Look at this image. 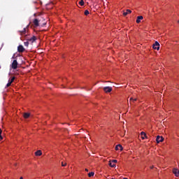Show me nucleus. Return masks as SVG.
Masks as SVG:
<instances>
[{
	"instance_id": "f257e3e1",
	"label": "nucleus",
	"mask_w": 179,
	"mask_h": 179,
	"mask_svg": "<svg viewBox=\"0 0 179 179\" xmlns=\"http://www.w3.org/2000/svg\"><path fill=\"white\" fill-rule=\"evenodd\" d=\"M19 64L17 63V60L14 59L11 64V68L12 69H17V65Z\"/></svg>"
},
{
	"instance_id": "f03ea898",
	"label": "nucleus",
	"mask_w": 179,
	"mask_h": 179,
	"mask_svg": "<svg viewBox=\"0 0 179 179\" xmlns=\"http://www.w3.org/2000/svg\"><path fill=\"white\" fill-rule=\"evenodd\" d=\"M152 48H154V50H157V51H159V50H160V44L159 43V42L156 41L153 44Z\"/></svg>"
},
{
	"instance_id": "7ed1b4c3",
	"label": "nucleus",
	"mask_w": 179,
	"mask_h": 179,
	"mask_svg": "<svg viewBox=\"0 0 179 179\" xmlns=\"http://www.w3.org/2000/svg\"><path fill=\"white\" fill-rule=\"evenodd\" d=\"M103 92H105V93H110V92H113V87H103Z\"/></svg>"
},
{
	"instance_id": "20e7f679",
	"label": "nucleus",
	"mask_w": 179,
	"mask_h": 179,
	"mask_svg": "<svg viewBox=\"0 0 179 179\" xmlns=\"http://www.w3.org/2000/svg\"><path fill=\"white\" fill-rule=\"evenodd\" d=\"M34 27H38V26H40V20H38V19L35 18L33 21Z\"/></svg>"
},
{
	"instance_id": "39448f33",
	"label": "nucleus",
	"mask_w": 179,
	"mask_h": 179,
	"mask_svg": "<svg viewBox=\"0 0 179 179\" xmlns=\"http://www.w3.org/2000/svg\"><path fill=\"white\" fill-rule=\"evenodd\" d=\"M15 78L13 77L11 79L8 80V83L6 85V87H9V86H10V85H12V83H13V82L15 81Z\"/></svg>"
},
{
	"instance_id": "423d86ee",
	"label": "nucleus",
	"mask_w": 179,
	"mask_h": 179,
	"mask_svg": "<svg viewBox=\"0 0 179 179\" xmlns=\"http://www.w3.org/2000/svg\"><path fill=\"white\" fill-rule=\"evenodd\" d=\"M27 40L31 43H34V41L37 40V38L35 36H33L31 38H27Z\"/></svg>"
},
{
	"instance_id": "0eeeda50",
	"label": "nucleus",
	"mask_w": 179,
	"mask_h": 179,
	"mask_svg": "<svg viewBox=\"0 0 179 179\" xmlns=\"http://www.w3.org/2000/svg\"><path fill=\"white\" fill-rule=\"evenodd\" d=\"M17 51H18V52H24V48L23 47V45H20L17 47Z\"/></svg>"
},
{
	"instance_id": "6e6552de",
	"label": "nucleus",
	"mask_w": 179,
	"mask_h": 179,
	"mask_svg": "<svg viewBox=\"0 0 179 179\" xmlns=\"http://www.w3.org/2000/svg\"><path fill=\"white\" fill-rule=\"evenodd\" d=\"M164 138L162 136H157L156 138L157 143H160V142H163Z\"/></svg>"
},
{
	"instance_id": "1a4fd4ad",
	"label": "nucleus",
	"mask_w": 179,
	"mask_h": 179,
	"mask_svg": "<svg viewBox=\"0 0 179 179\" xmlns=\"http://www.w3.org/2000/svg\"><path fill=\"white\" fill-rule=\"evenodd\" d=\"M173 173L176 176V177H178V176H179V170L178 169H177L176 168L173 169Z\"/></svg>"
},
{
	"instance_id": "9d476101",
	"label": "nucleus",
	"mask_w": 179,
	"mask_h": 179,
	"mask_svg": "<svg viewBox=\"0 0 179 179\" xmlns=\"http://www.w3.org/2000/svg\"><path fill=\"white\" fill-rule=\"evenodd\" d=\"M141 139H146L148 138V136H146V133H145V131H142L141 133Z\"/></svg>"
},
{
	"instance_id": "9b49d317",
	"label": "nucleus",
	"mask_w": 179,
	"mask_h": 179,
	"mask_svg": "<svg viewBox=\"0 0 179 179\" xmlns=\"http://www.w3.org/2000/svg\"><path fill=\"white\" fill-rule=\"evenodd\" d=\"M115 150H122V145H121L120 144H118L115 146Z\"/></svg>"
},
{
	"instance_id": "f8f14e48",
	"label": "nucleus",
	"mask_w": 179,
	"mask_h": 179,
	"mask_svg": "<svg viewBox=\"0 0 179 179\" xmlns=\"http://www.w3.org/2000/svg\"><path fill=\"white\" fill-rule=\"evenodd\" d=\"M129 13H132V11L129 9L126 10V12L123 13L124 16H127V15H129Z\"/></svg>"
},
{
	"instance_id": "ddd939ff",
	"label": "nucleus",
	"mask_w": 179,
	"mask_h": 179,
	"mask_svg": "<svg viewBox=\"0 0 179 179\" xmlns=\"http://www.w3.org/2000/svg\"><path fill=\"white\" fill-rule=\"evenodd\" d=\"M143 16L142 15L138 16L136 20V23H139L141 20H143Z\"/></svg>"
},
{
	"instance_id": "4468645a",
	"label": "nucleus",
	"mask_w": 179,
	"mask_h": 179,
	"mask_svg": "<svg viewBox=\"0 0 179 179\" xmlns=\"http://www.w3.org/2000/svg\"><path fill=\"white\" fill-rule=\"evenodd\" d=\"M43 155V152H41V150H38L35 152L36 156H41Z\"/></svg>"
},
{
	"instance_id": "2eb2a0df",
	"label": "nucleus",
	"mask_w": 179,
	"mask_h": 179,
	"mask_svg": "<svg viewBox=\"0 0 179 179\" xmlns=\"http://www.w3.org/2000/svg\"><path fill=\"white\" fill-rule=\"evenodd\" d=\"M23 117H24V118L27 119V118H29V117H30V113H25L23 114Z\"/></svg>"
},
{
	"instance_id": "dca6fc26",
	"label": "nucleus",
	"mask_w": 179,
	"mask_h": 179,
	"mask_svg": "<svg viewBox=\"0 0 179 179\" xmlns=\"http://www.w3.org/2000/svg\"><path fill=\"white\" fill-rule=\"evenodd\" d=\"M109 166L110 167H115V164H113L112 161L109 162Z\"/></svg>"
},
{
	"instance_id": "f3484780",
	"label": "nucleus",
	"mask_w": 179,
	"mask_h": 179,
	"mask_svg": "<svg viewBox=\"0 0 179 179\" xmlns=\"http://www.w3.org/2000/svg\"><path fill=\"white\" fill-rule=\"evenodd\" d=\"M26 31H27L26 28H24L22 31H20V34H22V35L25 34Z\"/></svg>"
},
{
	"instance_id": "a211bd4d",
	"label": "nucleus",
	"mask_w": 179,
	"mask_h": 179,
	"mask_svg": "<svg viewBox=\"0 0 179 179\" xmlns=\"http://www.w3.org/2000/svg\"><path fill=\"white\" fill-rule=\"evenodd\" d=\"M79 5H80L81 6H83V5H85V1H83V0H80L79 1Z\"/></svg>"
},
{
	"instance_id": "6ab92c4d",
	"label": "nucleus",
	"mask_w": 179,
	"mask_h": 179,
	"mask_svg": "<svg viewBox=\"0 0 179 179\" xmlns=\"http://www.w3.org/2000/svg\"><path fill=\"white\" fill-rule=\"evenodd\" d=\"M3 139V137H2V129H0V141H2Z\"/></svg>"
},
{
	"instance_id": "aec40b11",
	"label": "nucleus",
	"mask_w": 179,
	"mask_h": 179,
	"mask_svg": "<svg viewBox=\"0 0 179 179\" xmlns=\"http://www.w3.org/2000/svg\"><path fill=\"white\" fill-rule=\"evenodd\" d=\"M24 45L25 47H29V41L27 40V41L24 42Z\"/></svg>"
},
{
	"instance_id": "412c9836",
	"label": "nucleus",
	"mask_w": 179,
	"mask_h": 179,
	"mask_svg": "<svg viewBox=\"0 0 179 179\" xmlns=\"http://www.w3.org/2000/svg\"><path fill=\"white\" fill-rule=\"evenodd\" d=\"M93 176H94V172H91L88 173L89 177H93Z\"/></svg>"
},
{
	"instance_id": "4be33fe9",
	"label": "nucleus",
	"mask_w": 179,
	"mask_h": 179,
	"mask_svg": "<svg viewBox=\"0 0 179 179\" xmlns=\"http://www.w3.org/2000/svg\"><path fill=\"white\" fill-rule=\"evenodd\" d=\"M84 13H85V16H87V15H89V10H85Z\"/></svg>"
},
{
	"instance_id": "5701e85b",
	"label": "nucleus",
	"mask_w": 179,
	"mask_h": 179,
	"mask_svg": "<svg viewBox=\"0 0 179 179\" xmlns=\"http://www.w3.org/2000/svg\"><path fill=\"white\" fill-rule=\"evenodd\" d=\"M130 101H136V99H132V98H131V99H130Z\"/></svg>"
},
{
	"instance_id": "b1692460",
	"label": "nucleus",
	"mask_w": 179,
	"mask_h": 179,
	"mask_svg": "<svg viewBox=\"0 0 179 179\" xmlns=\"http://www.w3.org/2000/svg\"><path fill=\"white\" fill-rule=\"evenodd\" d=\"M111 162L112 163L115 164V163H117V159H113Z\"/></svg>"
},
{
	"instance_id": "393cba45",
	"label": "nucleus",
	"mask_w": 179,
	"mask_h": 179,
	"mask_svg": "<svg viewBox=\"0 0 179 179\" xmlns=\"http://www.w3.org/2000/svg\"><path fill=\"white\" fill-rule=\"evenodd\" d=\"M62 167H65V166H66V163L64 164V162H62Z\"/></svg>"
},
{
	"instance_id": "a878e982",
	"label": "nucleus",
	"mask_w": 179,
	"mask_h": 179,
	"mask_svg": "<svg viewBox=\"0 0 179 179\" xmlns=\"http://www.w3.org/2000/svg\"><path fill=\"white\" fill-rule=\"evenodd\" d=\"M154 167H155V166H150V169H154Z\"/></svg>"
},
{
	"instance_id": "bb28decb",
	"label": "nucleus",
	"mask_w": 179,
	"mask_h": 179,
	"mask_svg": "<svg viewBox=\"0 0 179 179\" xmlns=\"http://www.w3.org/2000/svg\"><path fill=\"white\" fill-rule=\"evenodd\" d=\"M85 171H89V169H85Z\"/></svg>"
},
{
	"instance_id": "cd10ccee",
	"label": "nucleus",
	"mask_w": 179,
	"mask_h": 179,
	"mask_svg": "<svg viewBox=\"0 0 179 179\" xmlns=\"http://www.w3.org/2000/svg\"><path fill=\"white\" fill-rule=\"evenodd\" d=\"M20 179H23V177H20Z\"/></svg>"
},
{
	"instance_id": "c85d7f7f",
	"label": "nucleus",
	"mask_w": 179,
	"mask_h": 179,
	"mask_svg": "<svg viewBox=\"0 0 179 179\" xmlns=\"http://www.w3.org/2000/svg\"><path fill=\"white\" fill-rule=\"evenodd\" d=\"M123 179H128V178H124Z\"/></svg>"
},
{
	"instance_id": "c756f323",
	"label": "nucleus",
	"mask_w": 179,
	"mask_h": 179,
	"mask_svg": "<svg viewBox=\"0 0 179 179\" xmlns=\"http://www.w3.org/2000/svg\"><path fill=\"white\" fill-rule=\"evenodd\" d=\"M178 23H179V20L178 21Z\"/></svg>"
},
{
	"instance_id": "7c9ffc66",
	"label": "nucleus",
	"mask_w": 179,
	"mask_h": 179,
	"mask_svg": "<svg viewBox=\"0 0 179 179\" xmlns=\"http://www.w3.org/2000/svg\"><path fill=\"white\" fill-rule=\"evenodd\" d=\"M112 179H115V178H112Z\"/></svg>"
}]
</instances>
